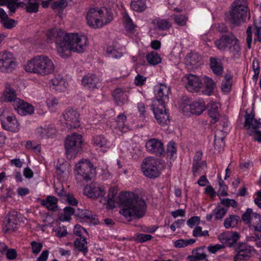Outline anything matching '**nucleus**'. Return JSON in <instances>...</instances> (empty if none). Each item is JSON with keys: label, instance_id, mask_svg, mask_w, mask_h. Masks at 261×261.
<instances>
[{"label": "nucleus", "instance_id": "obj_3", "mask_svg": "<svg viewBox=\"0 0 261 261\" xmlns=\"http://www.w3.org/2000/svg\"><path fill=\"white\" fill-rule=\"evenodd\" d=\"M54 69L55 66L51 60L44 55L35 57L29 61L25 66L26 71L42 76L52 73Z\"/></svg>", "mask_w": 261, "mask_h": 261}, {"label": "nucleus", "instance_id": "obj_4", "mask_svg": "<svg viewBox=\"0 0 261 261\" xmlns=\"http://www.w3.org/2000/svg\"><path fill=\"white\" fill-rule=\"evenodd\" d=\"M215 44L219 49L222 50L228 47L229 51L235 58H239L240 55L241 47L239 40L232 33L222 35Z\"/></svg>", "mask_w": 261, "mask_h": 261}, {"label": "nucleus", "instance_id": "obj_52", "mask_svg": "<svg viewBox=\"0 0 261 261\" xmlns=\"http://www.w3.org/2000/svg\"><path fill=\"white\" fill-rule=\"evenodd\" d=\"M221 133H222L221 132H219L215 135L214 143L215 147L219 146L220 147L223 148L224 146V136L220 137Z\"/></svg>", "mask_w": 261, "mask_h": 261}, {"label": "nucleus", "instance_id": "obj_1", "mask_svg": "<svg viewBox=\"0 0 261 261\" xmlns=\"http://www.w3.org/2000/svg\"><path fill=\"white\" fill-rule=\"evenodd\" d=\"M88 38L86 36L71 33L65 34L63 40L59 42L58 54L63 58L70 56L71 51L83 53L88 46Z\"/></svg>", "mask_w": 261, "mask_h": 261}, {"label": "nucleus", "instance_id": "obj_45", "mask_svg": "<svg viewBox=\"0 0 261 261\" xmlns=\"http://www.w3.org/2000/svg\"><path fill=\"white\" fill-rule=\"evenodd\" d=\"M227 211V208L221 207L220 206H218L213 211V215L215 216L216 219H222L223 217L225 215Z\"/></svg>", "mask_w": 261, "mask_h": 261}, {"label": "nucleus", "instance_id": "obj_51", "mask_svg": "<svg viewBox=\"0 0 261 261\" xmlns=\"http://www.w3.org/2000/svg\"><path fill=\"white\" fill-rule=\"evenodd\" d=\"M152 236L150 234L138 233L135 236V240L139 243H143L152 239Z\"/></svg>", "mask_w": 261, "mask_h": 261}, {"label": "nucleus", "instance_id": "obj_58", "mask_svg": "<svg viewBox=\"0 0 261 261\" xmlns=\"http://www.w3.org/2000/svg\"><path fill=\"white\" fill-rule=\"evenodd\" d=\"M32 248V252L34 254H37L41 251L43 245L40 243H37L36 241H33L31 243Z\"/></svg>", "mask_w": 261, "mask_h": 261}, {"label": "nucleus", "instance_id": "obj_60", "mask_svg": "<svg viewBox=\"0 0 261 261\" xmlns=\"http://www.w3.org/2000/svg\"><path fill=\"white\" fill-rule=\"evenodd\" d=\"M246 35H247V47L248 48H251V43L252 41V27L249 26L247 28L246 30Z\"/></svg>", "mask_w": 261, "mask_h": 261}, {"label": "nucleus", "instance_id": "obj_29", "mask_svg": "<svg viewBox=\"0 0 261 261\" xmlns=\"http://www.w3.org/2000/svg\"><path fill=\"white\" fill-rule=\"evenodd\" d=\"M2 98L4 101L13 102V106H14L15 100L20 99L16 97L15 91L10 87H6Z\"/></svg>", "mask_w": 261, "mask_h": 261}, {"label": "nucleus", "instance_id": "obj_10", "mask_svg": "<svg viewBox=\"0 0 261 261\" xmlns=\"http://www.w3.org/2000/svg\"><path fill=\"white\" fill-rule=\"evenodd\" d=\"M83 144L82 136L81 135L73 134L68 136L65 143V147L67 154L75 155L81 150Z\"/></svg>", "mask_w": 261, "mask_h": 261}, {"label": "nucleus", "instance_id": "obj_5", "mask_svg": "<svg viewBox=\"0 0 261 261\" xmlns=\"http://www.w3.org/2000/svg\"><path fill=\"white\" fill-rule=\"evenodd\" d=\"M246 0H235L231 5L230 21L235 25L245 21L248 8Z\"/></svg>", "mask_w": 261, "mask_h": 261}, {"label": "nucleus", "instance_id": "obj_43", "mask_svg": "<svg viewBox=\"0 0 261 261\" xmlns=\"http://www.w3.org/2000/svg\"><path fill=\"white\" fill-rule=\"evenodd\" d=\"M205 248V246H203L202 247L197 248L195 250L193 251V253L195 254L197 259L198 260H205V261H207L206 259V254L204 251V249Z\"/></svg>", "mask_w": 261, "mask_h": 261}, {"label": "nucleus", "instance_id": "obj_20", "mask_svg": "<svg viewBox=\"0 0 261 261\" xmlns=\"http://www.w3.org/2000/svg\"><path fill=\"white\" fill-rule=\"evenodd\" d=\"M14 107L17 113L22 116L31 115L34 111V108L32 105L20 99L15 100Z\"/></svg>", "mask_w": 261, "mask_h": 261}, {"label": "nucleus", "instance_id": "obj_9", "mask_svg": "<svg viewBox=\"0 0 261 261\" xmlns=\"http://www.w3.org/2000/svg\"><path fill=\"white\" fill-rule=\"evenodd\" d=\"M159 162L154 158H145L142 164L141 169L144 174L149 178L158 177L160 174Z\"/></svg>", "mask_w": 261, "mask_h": 261}, {"label": "nucleus", "instance_id": "obj_57", "mask_svg": "<svg viewBox=\"0 0 261 261\" xmlns=\"http://www.w3.org/2000/svg\"><path fill=\"white\" fill-rule=\"evenodd\" d=\"M221 203L226 207L232 206L234 208L238 206V203L235 200L229 198H224L222 199Z\"/></svg>", "mask_w": 261, "mask_h": 261}, {"label": "nucleus", "instance_id": "obj_15", "mask_svg": "<svg viewBox=\"0 0 261 261\" xmlns=\"http://www.w3.org/2000/svg\"><path fill=\"white\" fill-rule=\"evenodd\" d=\"M182 80L186 88L190 92H198L201 88V81L195 75L192 74H187L182 77Z\"/></svg>", "mask_w": 261, "mask_h": 261}, {"label": "nucleus", "instance_id": "obj_6", "mask_svg": "<svg viewBox=\"0 0 261 261\" xmlns=\"http://www.w3.org/2000/svg\"><path fill=\"white\" fill-rule=\"evenodd\" d=\"M75 178L78 181L91 180L96 174V168L87 160H82L77 163L74 168Z\"/></svg>", "mask_w": 261, "mask_h": 261}, {"label": "nucleus", "instance_id": "obj_61", "mask_svg": "<svg viewBox=\"0 0 261 261\" xmlns=\"http://www.w3.org/2000/svg\"><path fill=\"white\" fill-rule=\"evenodd\" d=\"M18 0H7L6 5L11 13H14L16 9V3Z\"/></svg>", "mask_w": 261, "mask_h": 261}, {"label": "nucleus", "instance_id": "obj_42", "mask_svg": "<svg viewBox=\"0 0 261 261\" xmlns=\"http://www.w3.org/2000/svg\"><path fill=\"white\" fill-rule=\"evenodd\" d=\"M118 192V189L116 187H111L109 191L108 195V203L112 206L114 207V198Z\"/></svg>", "mask_w": 261, "mask_h": 261}, {"label": "nucleus", "instance_id": "obj_14", "mask_svg": "<svg viewBox=\"0 0 261 261\" xmlns=\"http://www.w3.org/2000/svg\"><path fill=\"white\" fill-rule=\"evenodd\" d=\"M170 88L164 84H160L155 87V99L153 101L154 105H165L169 100Z\"/></svg>", "mask_w": 261, "mask_h": 261}, {"label": "nucleus", "instance_id": "obj_19", "mask_svg": "<svg viewBox=\"0 0 261 261\" xmlns=\"http://www.w3.org/2000/svg\"><path fill=\"white\" fill-rule=\"evenodd\" d=\"M147 151L160 156L165 153V149L162 142L159 139L152 138L149 139L146 143Z\"/></svg>", "mask_w": 261, "mask_h": 261}, {"label": "nucleus", "instance_id": "obj_27", "mask_svg": "<svg viewBox=\"0 0 261 261\" xmlns=\"http://www.w3.org/2000/svg\"><path fill=\"white\" fill-rule=\"evenodd\" d=\"M113 96L118 105L124 104L127 100V95L124 91L121 88H117L113 92Z\"/></svg>", "mask_w": 261, "mask_h": 261}, {"label": "nucleus", "instance_id": "obj_37", "mask_svg": "<svg viewBox=\"0 0 261 261\" xmlns=\"http://www.w3.org/2000/svg\"><path fill=\"white\" fill-rule=\"evenodd\" d=\"M126 120V116L124 114L119 115L116 119L117 127L118 129L122 132H126L128 127L125 124Z\"/></svg>", "mask_w": 261, "mask_h": 261}, {"label": "nucleus", "instance_id": "obj_2", "mask_svg": "<svg viewBox=\"0 0 261 261\" xmlns=\"http://www.w3.org/2000/svg\"><path fill=\"white\" fill-rule=\"evenodd\" d=\"M122 205L123 207L120 211V213L128 221L132 220V217L137 219L141 218L146 212V205L145 201L135 194L124 199L122 202Z\"/></svg>", "mask_w": 261, "mask_h": 261}, {"label": "nucleus", "instance_id": "obj_56", "mask_svg": "<svg viewBox=\"0 0 261 261\" xmlns=\"http://www.w3.org/2000/svg\"><path fill=\"white\" fill-rule=\"evenodd\" d=\"M123 19L126 29L129 31H132L134 28V25L129 16L127 14H125L123 16Z\"/></svg>", "mask_w": 261, "mask_h": 261}, {"label": "nucleus", "instance_id": "obj_24", "mask_svg": "<svg viewBox=\"0 0 261 261\" xmlns=\"http://www.w3.org/2000/svg\"><path fill=\"white\" fill-rule=\"evenodd\" d=\"M15 65V63L13 61L12 55L10 53H0V69L7 70Z\"/></svg>", "mask_w": 261, "mask_h": 261}, {"label": "nucleus", "instance_id": "obj_34", "mask_svg": "<svg viewBox=\"0 0 261 261\" xmlns=\"http://www.w3.org/2000/svg\"><path fill=\"white\" fill-rule=\"evenodd\" d=\"M239 221H240L239 216L238 215H231L225 219L224 222V226L226 229L231 227H234L238 225Z\"/></svg>", "mask_w": 261, "mask_h": 261}, {"label": "nucleus", "instance_id": "obj_54", "mask_svg": "<svg viewBox=\"0 0 261 261\" xmlns=\"http://www.w3.org/2000/svg\"><path fill=\"white\" fill-rule=\"evenodd\" d=\"M254 24L256 30L255 35L256 37L254 40L261 42V20H259L258 22L254 21Z\"/></svg>", "mask_w": 261, "mask_h": 261}, {"label": "nucleus", "instance_id": "obj_23", "mask_svg": "<svg viewBox=\"0 0 261 261\" xmlns=\"http://www.w3.org/2000/svg\"><path fill=\"white\" fill-rule=\"evenodd\" d=\"M2 125L4 129L13 132H17L20 129L19 124L14 116H9L6 121H2Z\"/></svg>", "mask_w": 261, "mask_h": 261}, {"label": "nucleus", "instance_id": "obj_50", "mask_svg": "<svg viewBox=\"0 0 261 261\" xmlns=\"http://www.w3.org/2000/svg\"><path fill=\"white\" fill-rule=\"evenodd\" d=\"M195 242V240L191 239L189 240H178L174 242V246L177 248H181L192 244Z\"/></svg>", "mask_w": 261, "mask_h": 261}, {"label": "nucleus", "instance_id": "obj_17", "mask_svg": "<svg viewBox=\"0 0 261 261\" xmlns=\"http://www.w3.org/2000/svg\"><path fill=\"white\" fill-rule=\"evenodd\" d=\"M84 194L90 198L97 199L103 197L106 194V190L103 187L91 183L85 187Z\"/></svg>", "mask_w": 261, "mask_h": 261}, {"label": "nucleus", "instance_id": "obj_18", "mask_svg": "<svg viewBox=\"0 0 261 261\" xmlns=\"http://www.w3.org/2000/svg\"><path fill=\"white\" fill-rule=\"evenodd\" d=\"M152 110L158 122L160 125L167 124L169 121V116L165 109V105H152Z\"/></svg>", "mask_w": 261, "mask_h": 261}, {"label": "nucleus", "instance_id": "obj_44", "mask_svg": "<svg viewBox=\"0 0 261 261\" xmlns=\"http://www.w3.org/2000/svg\"><path fill=\"white\" fill-rule=\"evenodd\" d=\"M156 25L160 30L165 31L169 29L171 26V23L166 19H159L156 20Z\"/></svg>", "mask_w": 261, "mask_h": 261}, {"label": "nucleus", "instance_id": "obj_33", "mask_svg": "<svg viewBox=\"0 0 261 261\" xmlns=\"http://www.w3.org/2000/svg\"><path fill=\"white\" fill-rule=\"evenodd\" d=\"M78 215L81 218L90 220L94 224H97L98 223L96 215L93 214L90 211L82 210Z\"/></svg>", "mask_w": 261, "mask_h": 261}, {"label": "nucleus", "instance_id": "obj_13", "mask_svg": "<svg viewBox=\"0 0 261 261\" xmlns=\"http://www.w3.org/2000/svg\"><path fill=\"white\" fill-rule=\"evenodd\" d=\"M65 124L69 129L77 128L80 126V114L72 108H68L63 113Z\"/></svg>", "mask_w": 261, "mask_h": 261}, {"label": "nucleus", "instance_id": "obj_36", "mask_svg": "<svg viewBox=\"0 0 261 261\" xmlns=\"http://www.w3.org/2000/svg\"><path fill=\"white\" fill-rule=\"evenodd\" d=\"M74 244L75 248L79 251L82 252L84 254L87 252V242L86 238L81 237L80 239H77L75 241Z\"/></svg>", "mask_w": 261, "mask_h": 261}, {"label": "nucleus", "instance_id": "obj_16", "mask_svg": "<svg viewBox=\"0 0 261 261\" xmlns=\"http://www.w3.org/2000/svg\"><path fill=\"white\" fill-rule=\"evenodd\" d=\"M180 108L184 113L190 112L191 114L197 115L201 114L205 109L204 102L202 100L194 102L191 104L184 102L180 105Z\"/></svg>", "mask_w": 261, "mask_h": 261}, {"label": "nucleus", "instance_id": "obj_32", "mask_svg": "<svg viewBox=\"0 0 261 261\" xmlns=\"http://www.w3.org/2000/svg\"><path fill=\"white\" fill-rule=\"evenodd\" d=\"M219 108V105L218 103L214 102L211 104V108L209 110L208 114L212 118V123H216L220 118Z\"/></svg>", "mask_w": 261, "mask_h": 261}, {"label": "nucleus", "instance_id": "obj_55", "mask_svg": "<svg viewBox=\"0 0 261 261\" xmlns=\"http://www.w3.org/2000/svg\"><path fill=\"white\" fill-rule=\"evenodd\" d=\"M64 212L63 220L64 221H69L71 219L70 216L74 213V209L71 207L67 206L64 208Z\"/></svg>", "mask_w": 261, "mask_h": 261}, {"label": "nucleus", "instance_id": "obj_28", "mask_svg": "<svg viewBox=\"0 0 261 261\" xmlns=\"http://www.w3.org/2000/svg\"><path fill=\"white\" fill-rule=\"evenodd\" d=\"M203 84L205 85L204 89L202 92L204 95L210 96L214 93L215 84L213 80L207 77L204 76L202 79Z\"/></svg>", "mask_w": 261, "mask_h": 261}, {"label": "nucleus", "instance_id": "obj_11", "mask_svg": "<svg viewBox=\"0 0 261 261\" xmlns=\"http://www.w3.org/2000/svg\"><path fill=\"white\" fill-rule=\"evenodd\" d=\"M242 220L245 223L249 224L250 229L255 231L261 232V223L260 215L253 213L250 208H248L242 216Z\"/></svg>", "mask_w": 261, "mask_h": 261}, {"label": "nucleus", "instance_id": "obj_26", "mask_svg": "<svg viewBox=\"0 0 261 261\" xmlns=\"http://www.w3.org/2000/svg\"><path fill=\"white\" fill-rule=\"evenodd\" d=\"M58 199L54 196H47L45 199L41 200V204L49 211H56Z\"/></svg>", "mask_w": 261, "mask_h": 261}, {"label": "nucleus", "instance_id": "obj_25", "mask_svg": "<svg viewBox=\"0 0 261 261\" xmlns=\"http://www.w3.org/2000/svg\"><path fill=\"white\" fill-rule=\"evenodd\" d=\"M210 67L213 72L215 74L221 76L223 71V67L221 60L215 57H211L210 58Z\"/></svg>", "mask_w": 261, "mask_h": 261}, {"label": "nucleus", "instance_id": "obj_39", "mask_svg": "<svg viewBox=\"0 0 261 261\" xmlns=\"http://www.w3.org/2000/svg\"><path fill=\"white\" fill-rule=\"evenodd\" d=\"M93 144L98 147H106L108 143V140L102 135H97L93 138Z\"/></svg>", "mask_w": 261, "mask_h": 261}, {"label": "nucleus", "instance_id": "obj_35", "mask_svg": "<svg viewBox=\"0 0 261 261\" xmlns=\"http://www.w3.org/2000/svg\"><path fill=\"white\" fill-rule=\"evenodd\" d=\"M40 1V0H26V11L30 13L37 12Z\"/></svg>", "mask_w": 261, "mask_h": 261}, {"label": "nucleus", "instance_id": "obj_63", "mask_svg": "<svg viewBox=\"0 0 261 261\" xmlns=\"http://www.w3.org/2000/svg\"><path fill=\"white\" fill-rule=\"evenodd\" d=\"M55 232L56 235L60 238L64 237L67 234L66 228L64 226L59 227V228L56 229Z\"/></svg>", "mask_w": 261, "mask_h": 261}, {"label": "nucleus", "instance_id": "obj_53", "mask_svg": "<svg viewBox=\"0 0 261 261\" xmlns=\"http://www.w3.org/2000/svg\"><path fill=\"white\" fill-rule=\"evenodd\" d=\"M2 23L5 28L11 29L15 27L17 21L14 19L9 18L8 17H7V18L3 20Z\"/></svg>", "mask_w": 261, "mask_h": 261}, {"label": "nucleus", "instance_id": "obj_30", "mask_svg": "<svg viewBox=\"0 0 261 261\" xmlns=\"http://www.w3.org/2000/svg\"><path fill=\"white\" fill-rule=\"evenodd\" d=\"M51 83L54 87L53 88L56 91L62 92L66 89L64 80L60 75H56L51 79Z\"/></svg>", "mask_w": 261, "mask_h": 261}, {"label": "nucleus", "instance_id": "obj_38", "mask_svg": "<svg viewBox=\"0 0 261 261\" xmlns=\"http://www.w3.org/2000/svg\"><path fill=\"white\" fill-rule=\"evenodd\" d=\"M200 60V56L196 53H190L186 57V63L190 65H195Z\"/></svg>", "mask_w": 261, "mask_h": 261}, {"label": "nucleus", "instance_id": "obj_8", "mask_svg": "<svg viewBox=\"0 0 261 261\" xmlns=\"http://www.w3.org/2000/svg\"><path fill=\"white\" fill-rule=\"evenodd\" d=\"M244 127L250 136H254L253 140L261 143V122L254 118V113L246 114L245 116Z\"/></svg>", "mask_w": 261, "mask_h": 261}, {"label": "nucleus", "instance_id": "obj_31", "mask_svg": "<svg viewBox=\"0 0 261 261\" xmlns=\"http://www.w3.org/2000/svg\"><path fill=\"white\" fill-rule=\"evenodd\" d=\"M130 7L136 12H142L147 8L146 0H132Z\"/></svg>", "mask_w": 261, "mask_h": 261}, {"label": "nucleus", "instance_id": "obj_22", "mask_svg": "<svg viewBox=\"0 0 261 261\" xmlns=\"http://www.w3.org/2000/svg\"><path fill=\"white\" fill-rule=\"evenodd\" d=\"M64 32L62 30H58L53 28L48 30L46 32L47 41L48 42L55 41L57 44V49L58 52V47L59 46V42L63 40Z\"/></svg>", "mask_w": 261, "mask_h": 261}, {"label": "nucleus", "instance_id": "obj_48", "mask_svg": "<svg viewBox=\"0 0 261 261\" xmlns=\"http://www.w3.org/2000/svg\"><path fill=\"white\" fill-rule=\"evenodd\" d=\"M196 165H194V164H193V168H192V172L194 176H196L197 174H198L199 172L205 167H206V163L205 161H202L201 162H198L196 164Z\"/></svg>", "mask_w": 261, "mask_h": 261}, {"label": "nucleus", "instance_id": "obj_49", "mask_svg": "<svg viewBox=\"0 0 261 261\" xmlns=\"http://www.w3.org/2000/svg\"><path fill=\"white\" fill-rule=\"evenodd\" d=\"M107 53L110 57L118 59L120 58L122 54L121 52L116 50L113 46H110L107 48Z\"/></svg>", "mask_w": 261, "mask_h": 261}, {"label": "nucleus", "instance_id": "obj_21", "mask_svg": "<svg viewBox=\"0 0 261 261\" xmlns=\"http://www.w3.org/2000/svg\"><path fill=\"white\" fill-rule=\"evenodd\" d=\"M83 85L90 90L98 88L100 83L99 78L94 74H88L85 76L82 80Z\"/></svg>", "mask_w": 261, "mask_h": 261}, {"label": "nucleus", "instance_id": "obj_59", "mask_svg": "<svg viewBox=\"0 0 261 261\" xmlns=\"http://www.w3.org/2000/svg\"><path fill=\"white\" fill-rule=\"evenodd\" d=\"M13 194V191L10 189H2L0 190V197L3 200L11 197Z\"/></svg>", "mask_w": 261, "mask_h": 261}, {"label": "nucleus", "instance_id": "obj_62", "mask_svg": "<svg viewBox=\"0 0 261 261\" xmlns=\"http://www.w3.org/2000/svg\"><path fill=\"white\" fill-rule=\"evenodd\" d=\"M231 81H223L221 83V89L224 92H229L231 88Z\"/></svg>", "mask_w": 261, "mask_h": 261}, {"label": "nucleus", "instance_id": "obj_7", "mask_svg": "<svg viewBox=\"0 0 261 261\" xmlns=\"http://www.w3.org/2000/svg\"><path fill=\"white\" fill-rule=\"evenodd\" d=\"M103 12L101 9L91 8L87 15V20L89 25L93 28H99L110 22L113 19V14L107 12L106 19L103 18Z\"/></svg>", "mask_w": 261, "mask_h": 261}, {"label": "nucleus", "instance_id": "obj_12", "mask_svg": "<svg viewBox=\"0 0 261 261\" xmlns=\"http://www.w3.org/2000/svg\"><path fill=\"white\" fill-rule=\"evenodd\" d=\"M21 215L18 212L13 210L10 211L6 217L3 227L5 232L13 231L22 221Z\"/></svg>", "mask_w": 261, "mask_h": 261}, {"label": "nucleus", "instance_id": "obj_40", "mask_svg": "<svg viewBox=\"0 0 261 261\" xmlns=\"http://www.w3.org/2000/svg\"><path fill=\"white\" fill-rule=\"evenodd\" d=\"M146 60L150 64L153 65H157L161 62V58L159 54L153 52L147 55Z\"/></svg>", "mask_w": 261, "mask_h": 261}, {"label": "nucleus", "instance_id": "obj_64", "mask_svg": "<svg viewBox=\"0 0 261 261\" xmlns=\"http://www.w3.org/2000/svg\"><path fill=\"white\" fill-rule=\"evenodd\" d=\"M146 80V77L141 75L138 74L135 79V84L138 86H140L144 84Z\"/></svg>", "mask_w": 261, "mask_h": 261}, {"label": "nucleus", "instance_id": "obj_41", "mask_svg": "<svg viewBox=\"0 0 261 261\" xmlns=\"http://www.w3.org/2000/svg\"><path fill=\"white\" fill-rule=\"evenodd\" d=\"M171 17L174 20V22L179 26H185L188 20V17L185 15H172Z\"/></svg>", "mask_w": 261, "mask_h": 261}, {"label": "nucleus", "instance_id": "obj_46", "mask_svg": "<svg viewBox=\"0 0 261 261\" xmlns=\"http://www.w3.org/2000/svg\"><path fill=\"white\" fill-rule=\"evenodd\" d=\"M68 0H59L53 3L51 5L54 10L62 11L67 6Z\"/></svg>", "mask_w": 261, "mask_h": 261}, {"label": "nucleus", "instance_id": "obj_47", "mask_svg": "<svg viewBox=\"0 0 261 261\" xmlns=\"http://www.w3.org/2000/svg\"><path fill=\"white\" fill-rule=\"evenodd\" d=\"M238 252L248 258H250L251 255L250 247L247 246L245 244H241L238 246Z\"/></svg>", "mask_w": 261, "mask_h": 261}]
</instances>
